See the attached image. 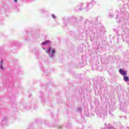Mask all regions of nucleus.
<instances>
[{
	"mask_svg": "<svg viewBox=\"0 0 129 129\" xmlns=\"http://www.w3.org/2000/svg\"><path fill=\"white\" fill-rule=\"evenodd\" d=\"M1 66H0V68H1V69L2 70H4V68L3 67V60H1Z\"/></svg>",
	"mask_w": 129,
	"mask_h": 129,
	"instance_id": "20e7f679",
	"label": "nucleus"
},
{
	"mask_svg": "<svg viewBox=\"0 0 129 129\" xmlns=\"http://www.w3.org/2000/svg\"><path fill=\"white\" fill-rule=\"evenodd\" d=\"M14 2L15 3H17V0H14Z\"/></svg>",
	"mask_w": 129,
	"mask_h": 129,
	"instance_id": "0eeeda50",
	"label": "nucleus"
},
{
	"mask_svg": "<svg viewBox=\"0 0 129 129\" xmlns=\"http://www.w3.org/2000/svg\"><path fill=\"white\" fill-rule=\"evenodd\" d=\"M55 49L52 48L51 49V53L52 54V56H54V54H55Z\"/></svg>",
	"mask_w": 129,
	"mask_h": 129,
	"instance_id": "39448f33",
	"label": "nucleus"
},
{
	"mask_svg": "<svg viewBox=\"0 0 129 129\" xmlns=\"http://www.w3.org/2000/svg\"><path fill=\"white\" fill-rule=\"evenodd\" d=\"M50 43V41L46 40L42 43V45H47V44H49Z\"/></svg>",
	"mask_w": 129,
	"mask_h": 129,
	"instance_id": "7ed1b4c3",
	"label": "nucleus"
},
{
	"mask_svg": "<svg viewBox=\"0 0 129 129\" xmlns=\"http://www.w3.org/2000/svg\"><path fill=\"white\" fill-rule=\"evenodd\" d=\"M119 73L121 74L123 76H125L127 74L126 71H124L122 69H120L119 71Z\"/></svg>",
	"mask_w": 129,
	"mask_h": 129,
	"instance_id": "f257e3e1",
	"label": "nucleus"
},
{
	"mask_svg": "<svg viewBox=\"0 0 129 129\" xmlns=\"http://www.w3.org/2000/svg\"><path fill=\"white\" fill-rule=\"evenodd\" d=\"M123 80H124V81H126V82H128V81H129L128 77L126 76H124Z\"/></svg>",
	"mask_w": 129,
	"mask_h": 129,
	"instance_id": "f03ea898",
	"label": "nucleus"
},
{
	"mask_svg": "<svg viewBox=\"0 0 129 129\" xmlns=\"http://www.w3.org/2000/svg\"><path fill=\"white\" fill-rule=\"evenodd\" d=\"M51 52V47H49V48L46 50V53H49Z\"/></svg>",
	"mask_w": 129,
	"mask_h": 129,
	"instance_id": "423d86ee",
	"label": "nucleus"
}]
</instances>
